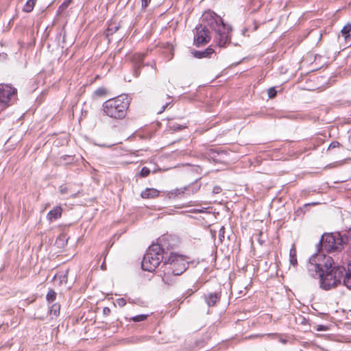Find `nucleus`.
Listing matches in <instances>:
<instances>
[{
	"mask_svg": "<svg viewBox=\"0 0 351 351\" xmlns=\"http://www.w3.org/2000/svg\"><path fill=\"white\" fill-rule=\"evenodd\" d=\"M103 313L105 315H108L110 313V309L108 307H104L103 308Z\"/></svg>",
	"mask_w": 351,
	"mask_h": 351,
	"instance_id": "58836bf2",
	"label": "nucleus"
},
{
	"mask_svg": "<svg viewBox=\"0 0 351 351\" xmlns=\"http://www.w3.org/2000/svg\"><path fill=\"white\" fill-rule=\"evenodd\" d=\"M343 285L348 289H351V260L348 263L347 268L344 267Z\"/></svg>",
	"mask_w": 351,
	"mask_h": 351,
	"instance_id": "4468645a",
	"label": "nucleus"
},
{
	"mask_svg": "<svg viewBox=\"0 0 351 351\" xmlns=\"http://www.w3.org/2000/svg\"><path fill=\"white\" fill-rule=\"evenodd\" d=\"M170 237L168 235H164L157 239L155 245H158L160 248V252L165 255H167L169 252L173 249V245L170 242Z\"/></svg>",
	"mask_w": 351,
	"mask_h": 351,
	"instance_id": "9d476101",
	"label": "nucleus"
},
{
	"mask_svg": "<svg viewBox=\"0 0 351 351\" xmlns=\"http://www.w3.org/2000/svg\"><path fill=\"white\" fill-rule=\"evenodd\" d=\"M145 57V53H134L131 58V60L133 65V75L136 77H138V75L141 73V68L145 66V64H143Z\"/></svg>",
	"mask_w": 351,
	"mask_h": 351,
	"instance_id": "1a4fd4ad",
	"label": "nucleus"
},
{
	"mask_svg": "<svg viewBox=\"0 0 351 351\" xmlns=\"http://www.w3.org/2000/svg\"><path fill=\"white\" fill-rule=\"evenodd\" d=\"M118 27H114V28H110V27H108V32H110V34H112L113 32H116L117 29H118Z\"/></svg>",
	"mask_w": 351,
	"mask_h": 351,
	"instance_id": "ea45409f",
	"label": "nucleus"
},
{
	"mask_svg": "<svg viewBox=\"0 0 351 351\" xmlns=\"http://www.w3.org/2000/svg\"><path fill=\"white\" fill-rule=\"evenodd\" d=\"M306 269L311 276L319 279V287L323 290L328 291L343 284L344 267L335 265L328 255L315 253L309 258Z\"/></svg>",
	"mask_w": 351,
	"mask_h": 351,
	"instance_id": "f257e3e1",
	"label": "nucleus"
},
{
	"mask_svg": "<svg viewBox=\"0 0 351 351\" xmlns=\"http://www.w3.org/2000/svg\"><path fill=\"white\" fill-rule=\"evenodd\" d=\"M345 239L339 232L324 233L317 244V253L338 252L343 249Z\"/></svg>",
	"mask_w": 351,
	"mask_h": 351,
	"instance_id": "39448f33",
	"label": "nucleus"
},
{
	"mask_svg": "<svg viewBox=\"0 0 351 351\" xmlns=\"http://www.w3.org/2000/svg\"><path fill=\"white\" fill-rule=\"evenodd\" d=\"M193 44L196 47L208 43L211 39L210 31L202 23L197 25L194 29Z\"/></svg>",
	"mask_w": 351,
	"mask_h": 351,
	"instance_id": "0eeeda50",
	"label": "nucleus"
},
{
	"mask_svg": "<svg viewBox=\"0 0 351 351\" xmlns=\"http://www.w3.org/2000/svg\"><path fill=\"white\" fill-rule=\"evenodd\" d=\"M101 268L102 269H106V265H105V262L104 261L103 263L101 264Z\"/></svg>",
	"mask_w": 351,
	"mask_h": 351,
	"instance_id": "37998d69",
	"label": "nucleus"
},
{
	"mask_svg": "<svg viewBox=\"0 0 351 351\" xmlns=\"http://www.w3.org/2000/svg\"><path fill=\"white\" fill-rule=\"evenodd\" d=\"M72 197H76V194H73V195H72Z\"/></svg>",
	"mask_w": 351,
	"mask_h": 351,
	"instance_id": "c03bdc74",
	"label": "nucleus"
},
{
	"mask_svg": "<svg viewBox=\"0 0 351 351\" xmlns=\"http://www.w3.org/2000/svg\"><path fill=\"white\" fill-rule=\"evenodd\" d=\"M324 330V326L322 325H319L317 328V330Z\"/></svg>",
	"mask_w": 351,
	"mask_h": 351,
	"instance_id": "79ce46f5",
	"label": "nucleus"
},
{
	"mask_svg": "<svg viewBox=\"0 0 351 351\" xmlns=\"http://www.w3.org/2000/svg\"><path fill=\"white\" fill-rule=\"evenodd\" d=\"M58 36H61V33L58 34Z\"/></svg>",
	"mask_w": 351,
	"mask_h": 351,
	"instance_id": "49530a36",
	"label": "nucleus"
},
{
	"mask_svg": "<svg viewBox=\"0 0 351 351\" xmlns=\"http://www.w3.org/2000/svg\"><path fill=\"white\" fill-rule=\"evenodd\" d=\"M345 239L346 243L351 245V228L346 234L342 235Z\"/></svg>",
	"mask_w": 351,
	"mask_h": 351,
	"instance_id": "bb28decb",
	"label": "nucleus"
},
{
	"mask_svg": "<svg viewBox=\"0 0 351 351\" xmlns=\"http://www.w3.org/2000/svg\"><path fill=\"white\" fill-rule=\"evenodd\" d=\"M169 282L170 283H167V285H171L173 284V281L171 279V274H169Z\"/></svg>",
	"mask_w": 351,
	"mask_h": 351,
	"instance_id": "a19ab883",
	"label": "nucleus"
},
{
	"mask_svg": "<svg viewBox=\"0 0 351 351\" xmlns=\"http://www.w3.org/2000/svg\"><path fill=\"white\" fill-rule=\"evenodd\" d=\"M224 227H221L219 230V239L222 241L224 239Z\"/></svg>",
	"mask_w": 351,
	"mask_h": 351,
	"instance_id": "473e14b6",
	"label": "nucleus"
},
{
	"mask_svg": "<svg viewBox=\"0 0 351 351\" xmlns=\"http://www.w3.org/2000/svg\"><path fill=\"white\" fill-rule=\"evenodd\" d=\"M72 0H65L58 8L59 12H63L71 3Z\"/></svg>",
	"mask_w": 351,
	"mask_h": 351,
	"instance_id": "393cba45",
	"label": "nucleus"
},
{
	"mask_svg": "<svg viewBox=\"0 0 351 351\" xmlns=\"http://www.w3.org/2000/svg\"><path fill=\"white\" fill-rule=\"evenodd\" d=\"M58 276L61 283L66 282V281H67V272L66 274H64L55 275L54 278H56Z\"/></svg>",
	"mask_w": 351,
	"mask_h": 351,
	"instance_id": "7c9ffc66",
	"label": "nucleus"
},
{
	"mask_svg": "<svg viewBox=\"0 0 351 351\" xmlns=\"http://www.w3.org/2000/svg\"><path fill=\"white\" fill-rule=\"evenodd\" d=\"M117 304L120 306V307H123L124 306L125 304H126V300L125 298H118L117 300H116Z\"/></svg>",
	"mask_w": 351,
	"mask_h": 351,
	"instance_id": "2f4dec72",
	"label": "nucleus"
},
{
	"mask_svg": "<svg viewBox=\"0 0 351 351\" xmlns=\"http://www.w3.org/2000/svg\"><path fill=\"white\" fill-rule=\"evenodd\" d=\"M151 0H141V2H142V8H146L149 3H150Z\"/></svg>",
	"mask_w": 351,
	"mask_h": 351,
	"instance_id": "e433bc0d",
	"label": "nucleus"
},
{
	"mask_svg": "<svg viewBox=\"0 0 351 351\" xmlns=\"http://www.w3.org/2000/svg\"><path fill=\"white\" fill-rule=\"evenodd\" d=\"M268 97L270 99L274 98L277 95V91L275 87H271L268 89Z\"/></svg>",
	"mask_w": 351,
	"mask_h": 351,
	"instance_id": "cd10ccee",
	"label": "nucleus"
},
{
	"mask_svg": "<svg viewBox=\"0 0 351 351\" xmlns=\"http://www.w3.org/2000/svg\"><path fill=\"white\" fill-rule=\"evenodd\" d=\"M289 261H290V263L292 265H293V266L297 265L298 261H297V257H296V252H295V250H290Z\"/></svg>",
	"mask_w": 351,
	"mask_h": 351,
	"instance_id": "412c9836",
	"label": "nucleus"
},
{
	"mask_svg": "<svg viewBox=\"0 0 351 351\" xmlns=\"http://www.w3.org/2000/svg\"><path fill=\"white\" fill-rule=\"evenodd\" d=\"M199 189V187L195 189L194 186H185V187L181 188V189H176L174 190L169 191V197L171 198V197H176L179 195L183 194L185 192H188V191L193 193H195L196 191H197V190Z\"/></svg>",
	"mask_w": 351,
	"mask_h": 351,
	"instance_id": "ddd939ff",
	"label": "nucleus"
},
{
	"mask_svg": "<svg viewBox=\"0 0 351 351\" xmlns=\"http://www.w3.org/2000/svg\"><path fill=\"white\" fill-rule=\"evenodd\" d=\"M202 24L214 32V41L219 47H226L231 42L232 27L224 23L222 18L208 10L202 15Z\"/></svg>",
	"mask_w": 351,
	"mask_h": 351,
	"instance_id": "f03ea898",
	"label": "nucleus"
},
{
	"mask_svg": "<svg viewBox=\"0 0 351 351\" xmlns=\"http://www.w3.org/2000/svg\"><path fill=\"white\" fill-rule=\"evenodd\" d=\"M166 258L167 257L160 252V246L153 243L148 247L143 256L141 267L145 271H154Z\"/></svg>",
	"mask_w": 351,
	"mask_h": 351,
	"instance_id": "423d86ee",
	"label": "nucleus"
},
{
	"mask_svg": "<svg viewBox=\"0 0 351 351\" xmlns=\"http://www.w3.org/2000/svg\"><path fill=\"white\" fill-rule=\"evenodd\" d=\"M213 52L214 50L212 48L208 47L207 49L203 51H194L193 52V54L195 58L200 59L203 58L210 57V56L213 54Z\"/></svg>",
	"mask_w": 351,
	"mask_h": 351,
	"instance_id": "dca6fc26",
	"label": "nucleus"
},
{
	"mask_svg": "<svg viewBox=\"0 0 351 351\" xmlns=\"http://www.w3.org/2000/svg\"><path fill=\"white\" fill-rule=\"evenodd\" d=\"M60 305L58 303H55L50 307V314L54 316H58L60 313Z\"/></svg>",
	"mask_w": 351,
	"mask_h": 351,
	"instance_id": "6ab92c4d",
	"label": "nucleus"
},
{
	"mask_svg": "<svg viewBox=\"0 0 351 351\" xmlns=\"http://www.w3.org/2000/svg\"><path fill=\"white\" fill-rule=\"evenodd\" d=\"M36 0H28L23 7V11L30 12L34 9Z\"/></svg>",
	"mask_w": 351,
	"mask_h": 351,
	"instance_id": "a211bd4d",
	"label": "nucleus"
},
{
	"mask_svg": "<svg viewBox=\"0 0 351 351\" xmlns=\"http://www.w3.org/2000/svg\"><path fill=\"white\" fill-rule=\"evenodd\" d=\"M68 239L69 237L64 233H61L56 239V243L59 247H63L67 244Z\"/></svg>",
	"mask_w": 351,
	"mask_h": 351,
	"instance_id": "f3484780",
	"label": "nucleus"
},
{
	"mask_svg": "<svg viewBox=\"0 0 351 351\" xmlns=\"http://www.w3.org/2000/svg\"><path fill=\"white\" fill-rule=\"evenodd\" d=\"M339 145L340 144L338 141H333L329 145L328 149L338 147Z\"/></svg>",
	"mask_w": 351,
	"mask_h": 351,
	"instance_id": "f704fd0d",
	"label": "nucleus"
},
{
	"mask_svg": "<svg viewBox=\"0 0 351 351\" xmlns=\"http://www.w3.org/2000/svg\"><path fill=\"white\" fill-rule=\"evenodd\" d=\"M68 191V188L64 186H60L59 188V191L62 195L67 193Z\"/></svg>",
	"mask_w": 351,
	"mask_h": 351,
	"instance_id": "72a5a7b5",
	"label": "nucleus"
},
{
	"mask_svg": "<svg viewBox=\"0 0 351 351\" xmlns=\"http://www.w3.org/2000/svg\"><path fill=\"white\" fill-rule=\"evenodd\" d=\"M62 208L61 206H56L52 210H49L47 215V219L49 222H53L62 216Z\"/></svg>",
	"mask_w": 351,
	"mask_h": 351,
	"instance_id": "f8f14e48",
	"label": "nucleus"
},
{
	"mask_svg": "<svg viewBox=\"0 0 351 351\" xmlns=\"http://www.w3.org/2000/svg\"><path fill=\"white\" fill-rule=\"evenodd\" d=\"M148 315L145 314H141L136 316H133L130 318V320L133 321L134 322H139L145 321L147 319Z\"/></svg>",
	"mask_w": 351,
	"mask_h": 351,
	"instance_id": "4be33fe9",
	"label": "nucleus"
},
{
	"mask_svg": "<svg viewBox=\"0 0 351 351\" xmlns=\"http://www.w3.org/2000/svg\"><path fill=\"white\" fill-rule=\"evenodd\" d=\"M16 89L11 84H0V104L6 106L10 102L16 95Z\"/></svg>",
	"mask_w": 351,
	"mask_h": 351,
	"instance_id": "6e6552de",
	"label": "nucleus"
},
{
	"mask_svg": "<svg viewBox=\"0 0 351 351\" xmlns=\"http://www.w3.org/2000/svg\"><path fill=\"white\" fill-rule=\"evenodd\" d=\"M221 291L208 292L204 295L206 304L209 306H215L221 300Z\"/></svg>",
	"mask_w": 351,
	"mask_h": 351,
	"instance_id": "9b49d317",
	"label": "nucleus"
},
{
	"mask_svg": "<svg viewBox=\"0 0 351 351\" xmlns=\"http://www.w3.org/2000/svg\"><path fill=\"white\" fill-rule=\"evenodd\" d=\"M189 262L188 257L174 252H170L167 258L163 261L162 267H164V276L162 281L165 283L169 282V274L173 276L181 275L188 268Z\"/></svg>",
	"mask_w": 351,
	"mask_h": 351,
	"instance_id": "20e7f679",
	"label": "nucleus"
},
{
	"mask_svg": "<svg viewBox=\"0 0 351 351\" xmlns=\"http://www.w3.org/2000/svg\"><path fill=\"white\" fill-rule=\"evenodd\" d=\"M222 189L219 186H215L213 189V193L215 194H219L221 192Z\"/></svg>",
	"mask_w": 351,
	"mask_h": 351,
	"instance_id": "c9c22d12",
	"label": "nucleus"
},
{
	"mask_svg": "<svg viewBox=\"0 0 351 351\" xmlns=\"http://www.w3.org/2000/svg\"><path fill=\"white\" fill-rule=\"evenodd\" d=\"M201 212H202V210H198V213H201Z\"/></svg>",
	"mask_w": 351,
	"mask_h": 351,
	"instance_id": "a18cd8bd",
	"label": "nucleus"
},
{
	"mask_svg": "<svg viewBox=\"0 0 351 351\" xmlns=\"http://www.w3.org/2000/svg\"><path fill=\"white\" fill-rule=\"evenodd\" d=\"M150 173V169L147 167H143L140 171V176L147 177Z\"/></svg>",
	"mask_w": 351,
	"mask_h": 351,
	"instance_id": "c85d7f7f",
	"label": "nucleus"
},
{
	"mask_svg": "<svg viewBox=\"0 0 351 351\" xmlns=\"http://www.w3.org/2000/svg\"><path fill=\"white\" fill-rule=\"evenodd\" d=\"M159 191L153 188H147L141 193V196L144 199L154 198L159 195Z\"/></svg>",
	"mask_w": 351,
	"mask_h": 351,
	"instance_id": "2eb2a0df",
	"label": "nucleus"
},
{
	"mask_svg": "<svg viewBox=\"0 0 351 351\" xmlns=\"http://www.w3.org/2000/svg\"><path fill=\"white\" fill-rule=\"evenodd\" d=\"M169 128L173 131H180V130H182L183 128H186V126L180 125L178 123H172L169 125Z\"/></svg>",
	"mask_w": 351,
	"mask_h": 351,
	"instance_id": "a878e982",
	"label": "nucleus"
},
{
	"mask_svg": "<svg viewBox=\"0 0 351 351\" xmlns=\"http://www.w3.org/2000/svg\"><path fill=\"white\" fill-rule=\"evenodd\" d=\"M56 298V293L53 289H50L47 292L46 299L49 303H51L55 301Z\"/></svg>",
	"mask_w": 351,
	"mask_h": 351,
	"instance_id": "aec40b11",
	"label": "nucleus"
},
{
	"mask_svg": "<svg viewBox=\"0 0 351 351\" xmlns=\"http://www.w3.org/2000/svg\"><path fill=\"white\" fill-rule=\"evenodd\" d=\"M106 94L107 89L104 87H99L97 89H96L94 92V95L99 97L106 96Z\"/></svg>",
	"mask_w": 351,
	"mask_h": 351,
	"instance_id": "5701e85b",
	"label": "nucleus"
},
{
	"mask_svg": "<svg viewBox=\"0 0 351 351\" xmlns=\"http://www.w3.org/2000/svg\"><path fill=\"white\" fill-rule=\"evenodd\" d=\"M130 101L127 95H121L108 99L102 104L104 114L114 119H123L126 116Z\"/></svg>",
	"mask_w": 351,
	"mask_h": 351,
	"instance_id": "7ed1b4c3",
	"label": "nucleus"
},
{
	"mask_svg": "<svg viewBox=\"0 0 351 351\" xmlns=\"http://www.w3.org/2000/svg\"><path fill=\"white\" fill-rule=\"evenodd\" d=\"M350 31H351V24H349V23L346 25L341 29L342 35L344 36L346 39L350 36L349 33Z\"/></svg>",
	"mask_w": 351,
	"mask_h": 351,
	"instance_id": "b1692460",
	"label": "nucleus"
},
{
	"mask_svg": "<svg viewBox=\"0 0 351 351\" xmlns=\"http://www.w3.org/2000/svg\"><path fill=\"white\" fill-rule=\"evenodd\" d=\"M167 97L169 99H171L169 101L167 102L165 105H163L162 106V108L161 110L158 112V113H162V112H164L165 110V109L170 105L173 103V99H171V97L169 96V95H167Z\"/></svg>",
	"mask_w": 351,
	"mask_h": 351,
	"instance_id": "c756f323",
	"label": "nucleus"
},
{
	"mask_svg": "<svg viewBox=\"0 0 351 351\" xmlns=\"http://www.w3.org/2000/svg\"><path fill=\"white\" fill-rule=\"evenodd\" d=\"M73 160L72 156L69 155H64L60 158V160L66 161L67 160Z\"/></svg>",
	"mask_w": 351,
	"mask_h": 351,
	"instance_id": "4c0bfd02",
	"label": "nucleus"
}]
</instances>
